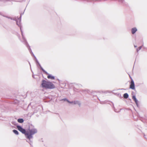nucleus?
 Instances as JSON below:
<instances>
[{"instance_id":"nucleus-12","label":"nucleus","mask_w":147,"mask_h":147,"mask_svg":"<svg viewBox=\"0 0 147 147\" xmlns=\"http://www.w3.org/2000/svg\"><path fill=\"white\" fill-rule=\"evenodd\" d=\"M13 132L15 134H16V135L18 134V132L17 130H13Z\"/></svg>"},{"instance_id":"nucleus-14","label":"nucleus","mask_w":147,"mask_h":147,"mask_svg":"<svg viewBox=\"0 0 147 147\" xmlns=\"http://www.w3.org/2000/svg\"><path fill=\"white\" fill-rule=\"evenodd\" d=\"M142 48V46H140V47L138 49H137V52H138L139 50L141 49Z\"/></svg>"},{"instance_id":"nucleus-1","label":"nucleus","mask_w":147,"mask_h":147,"mask_svg":"<svg viewBox=\"0 0 147 147\" xmlns=\"http://www.w3.org/2000/svg\"><path fill=\"white\" fill-rule=\"evenodd\" d=\"M42 87L46 89H52L55 88L54 85L51 82L45 80L42 81Z\"/></svg>"},{"instance_id":"nucleus-2","label":"nucleus","mask_w":147,"mask_h":147,"mask_svg":"<svg viewBox=\"0 0 147 147\" xmlns=\"http://www.w3.org/2000/svg\"><path fill=\"white\" fill-rule=\"evenodd\" d=\"M37 132V130L35 128L29 129L28 130L26 131L25 134L26 137L30 140L31 139L33 138L32 135L36 133Z\"/></svg>"},{"instance_id":"nucleus-13","label":"nucleus","mask_w":147,"mask_h":147,"mask_svg":"<svg viewBox=\"0 0 147 147\" xmlns=\"http://www.w3.org/2000/svg\"><path fill=\"white\" fill-rule=\"evenodd\" d=\"M41 67V69L46 74H48V73L46 71H45L43 69V68H42V67Z\"/></svg>"},{"instance_id":"nucleus-9","label":"nucleus","mask_w":147,"mask_h":147,"mask_svg":"<svg viewBox=\"0 0 147 147\" xmlns=\"http://www.w3.org/2000/svg\"><path fill=\"white\" fill-rule=\"evenodd\" d=\"M47 75H48V76H47L48 78L50 79H52V80L55 79V77L54 76H51V75L49 74H47Z\"/></svg>"},{"instance_id":"nucleus-7","label":"nucleus","mask_w":147,"mask_h":147,"mask_svg":"<svg viewBox=\"0 0 147 147\" xmlns=\"http://www.w3.org/2000/svg\"><path fill=\"white\" fill-rule=\"evenodd\" d=\"M17 21V24L18 26L20 27V22H21V18H19L18 19V20L16 21Z\"/></svg>"},{"instance_id":"nucleus-10","label":"nucleus","mask_w":147,"mask_h":147,"mask_svg":"<svg viewBox=\"0 0 147 147\" xmlns=\"http://www.w3.org/2000/svg\"><path fill=\"white\" fill-rule=\"evenodd\" d=\"M18 121L20 123H22L24 122V120L22 119H18Z\"/></svg>"},{"instance_id":"nucleus-16","label":"nucleus","mask_w":147,"mask_h":147,"mask_svg":"<svg viewBox=\"0 0 147 147\" xmlns=\"http://www.w3.org/2000/svg\"><path fill=\"white\" fill-rule=\"evenodd\" d=\"M134 47H137V46H135V45H134Z\"/></svg>"},{"instance_id":"nucleus-11","label":"nucleus","mask_w":147,"mask_h":147,"mask_svg":"<svg viewBox=\"0 0 147 147\" xmlns=\"http://www.w3.org/2000/svg\"><path fill=\"white\" fill-rule=\"evenodd\" d=\"M123 97L125 98H127L128 97V94L127 93H125L124 94Z\"/></svg>"},{"instance_id":"nucleus-4","label":"nucleus","mask_w":147,"mask_h":147,"mask_svg":"<svg viewBox=\"0 0 147 147\" xmlns=\"http://www.w3.org/2000/svg\"><path fill=\"white\" fill-rule=\"evenodd\" d=\"M130 88L133 90L135 89L134 84L133 80H131V84L130 86Z\"/></svg>"},{"instance_id":"nucleus-15","label":"nucleus","mask_w":147,"mask_h":147,"mask_svg":"<svg viewBox=\"0 0 147 147\" xmlns=\"http://www.w3.org/2000/svg\"><path fill=\"white\" fill-rule=\"evenodd\" d=\"M20 29H21V32H22V37H23V38H24V36L23 35V33H22V30H21V27H20Z\"/></svg>"},{"instance_id":"nucleus-3","label":"nucleus","mask_w":147,"mask_h":147,"mask_svg":"<svg viewBox=\"0 0 147 147\" xmlns=\"http://www.w3.org/2000/svg\"><path fill=\"white\" fill-rule=\"evenodd\" d=\"M17 127L19 131H20L22 133L24 134L25 135L26 131L25 129H23L21 126H20L18 125L17 126Z\"/></svg>"},{"instance_id":"nucleus-8","label":"nucleus","mask_w":147,"mask_h":147,"mask_svg":"<svg viewBox=\"0 0 147 147\" xmlns=\"http://www.w3.org/2000/svg\"><path fill=\"white\" fill-rule=\"evenodd\" d=\"M137 29L136 28H134L131 29V32L132 34H134L137 31Z\"/></svg>"},{"instance_id":"nucleus-6","label":"nucleus","mask_w":147,"mask_h":147,"mask_svg":"<svg viewBox=\"0 0 147 147\" xmlns=\"http://www.w3.org/2000/svg\"><path fill=\"white\" fill-rule=\"evenodd\" d=\"M132 98L135 101L136 104L137 105V106L138 105V100L136 98L135 96H132Z\"/></svg>"},{"instance_id":"nucleus-5","label":"nucleus","mask_w":147,"mask_h":147,"mask_svg":"<svg viewBox=\"0 0 147 147\" xmlns=\"http://www.w3.org/2000/svg\"><path fill=\"white\" fill-rule=\"evenodd\" d=\"M63 100H64L65 101H67V102H68L69 103H71V104H76L78 103V101L70 102L68 100H67V99H66V98L64 99H63Z\"/></svg>"}]
</instances>
